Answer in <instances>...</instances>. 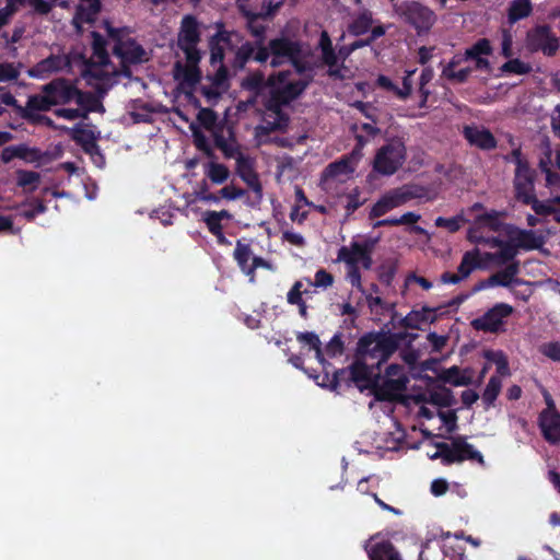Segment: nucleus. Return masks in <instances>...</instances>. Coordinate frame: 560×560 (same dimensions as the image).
<instances>
[{
	"instance_id": "69168bd1",
	"label": "nucleus",
	"mask_w": 560,
	"mask_h": 560,
	"mask_svg": "<svg viewBox=\"0 0 560 560\" xmlns=\"http://www.w3.org/2000/svg\"><path fill=\"white\" fill-rule=\"evenodd\" d=\"M542 155L539 159L538 167L545 174L551 170L553 150L549 140L541 143Z\"/></svg>"
},
{
	"instance_id": "ddd939ff",
	"label": "nucleus",
	"mask_w": 560,
	"mask_h": 560,
	"mask_svg": "<svg viewBox=\"0 0 560 560\" xmlns=\"http://www.w3.org/2000/svg\"><path fill=\"white\" fill-rule=\"evenodd\" d=\"M481 267L480 250L479 248H474L463 255L462 261L457 267V273L445 271L441 275L440 280L444 284H457L467 279L474 270Z\"/></svg>"
},
{
	"instance_id": "864d4df0",
	"label": "nucleus",
	"mask_w": 560,
	"mask_h": 560,
	"mask_svg": "<svg viewBox=\"0 0 560 560\" xmlns=\"http://www.w3.org/2000/svg\"><path fill=\"white\" fill-rule=\"evenodd\" d=\"M220 151L225 159H235L236 162L238 156L245 155L241 150V144L236 139L235 131H230V141H228Z\"/></svg>"
},
{
	"instance_id": "473e14b6",
	"label": "nucleus",
	"mask_w": 560,
	"mask_h": 560,
	"mask_svg": "<svg viewBox=\"0 0 560 560\" xmlns=\"http://www.w3.org/2000/svg\"><path fill=\"white\" fill-rule=\"evenodd\" d=\"M92 43V57L95 61H101V63H110L109 54L107 51V40L106 38L98 32H91Z\"/></svg>"
},
{
	"instance_id": "bf43d9fd",
	"label": "nucleus",
	"mask_w": 560,
	"mask_h": 560,
	"mask_svg": "<svg viewBox=\"0 0 560 560\" xmlns=\"http://www.w3.org/2000/svg\"><path fill=\"white\" fill-rule=\"evenodd\" d=\"M395 209L389 197L385 194L383 195L372 207L370 211V218H381L386 214L388 211Z\"/></svg>"
},
{
	"instance_id": "423d86ee",
	"label": "nucleus",
	"mask_w": 560,
	"mask_h": 560,
	"mask_svg": "<svg viewBox=\"0 0 560 560\" xmlns=\"http://www.w3.org/2000/svg\"><path fill=\"white\" fill-rule=\"evenodd\" d=\"M395 14L410 25L418 35L427 34L436 22V14L419 1H401L393 4Z\"/></svg>"
},
{
	"instance_id": "338daca9",
	"label": "nucleus",
	"mask_w": 560,
	"mask_h": 560,
	"mask_svg": "<svg viewBox=\"0 0 560 560\" xmlns=\"http://www.w3.org/2000/svg\"><path fill=\"white\" fill-rule=\"evenodd\" d=\"M345 351V343L342 341L341 335L336 334L332 336V338L329 340V342L326 346V353L330 358H336L338 355H341Z\"/></svg>"
},
{
	"instance_id": "6e6552de",
	"label": "nucleus",
	"mask_w": 560,
	"mask_h": 560,
	"mask_svg": "<svg viewBox=\"0 0 560 560\" xmlns=\"http://www.w3.org/2000/svg\"><path fill=\"white\" fill-rule=\"evenodd\" d=\"M199 23L196 16L187 14L182 19L177 37V46L185 54L186 60L199 62L201 55L197 48L200 42Z\"/></svg>"
},
{
	"instance_id": "de8ad7c7",
	"label": "nucleus",
	"mask_w": 560,
	"mask_h": 560,
	"mask_svg": "<svg viewBox=\"0 0 560 560\" xmlns=\"http://www.w3.org/2000/svg\"><path fill=\"white\" fill-rule=\"evenodd\" d=\"M284 98L279 88H271L269 98L266 102V108L282 118L281 108L289 105L288 102H284Z\"/></svg>"
},
{
	"instance_id": "1a4fd4ad",
	"label": "nucleus",
	"mask_w": 560,
	"mask_h": 560,
	"mask_svg": "<svg viewBox=\"0 0 560 560\" xmlns=\"http://www.w3.org/2000/svg\"><path fill=\"white\" fill-rule=\"evenodd\" d=\"M349 382L363 392L364 389H372L375 385V380L381 378V370H376L373 364L354 352L352 363L346 369Z\"/></svg>"
},
{
	"instance_id": "0e129e2a",
	"label": "nucleus",
	"mask_w": 560,
	"mask_h": 560,
	"mask_svg": "<svg viewBox=\"0 0 560 560\" xmlns=\"http://www.w3.org/2000/svg\"><path fill=\"white\" fill-rule=\"evenodd\" d=\"M407 202L412 199L424 198L428 194V189L417 184H406L400 187Z\"/></svg>"
},
{
	"instance_id": "4c0bfd02",
	"label": "nucleus",
	"mask_w": 560,
	"mask_h": 560,
	"mask_svg": "<svg viewBox=\"0 0 560 560\" xmlns=\"http://www.w3.org/2000/svg\"><path fill=\"white\" fill-rule=\"evenodd\" d=\"M312 80L313 75H310L306 80L289 82L284 86L279 88L285 97L284 102H288L290 104L292 101L300 97L303 94V92L307 89Z\"/></svg>"
},
{
	"instance_id": "412c9836",
	"label": "nucleus",
	"mask_w": 560,
	"mask_h": 560,
	"mask_svg": "<svg viewBox=\"0 0 560 560\" xmlns=\"http://www.w3.org/2000/svg\"><path fill=\"white\" fill-rule=\"evenodd\" d=\"M375 242L368 240L365 242H351L350 247L342 246L338 250L337 258L340 261H345L348 266L358 265L360 258L366 253L372 252Z\"/></svg>"
},
{
	"instance_id": "49530a36",
	"label": "nucleus",
	"mask_w": 560,
	"mask_h": 560,
	"mask_svg": "<svg viewBox=\"0 0 560 560\" xmlns=\"http://www.w3.org/2000/svg\"><path fill=\"white\" fill-rule=\"evenodd\" d=\"M234 258L237 261L241 270L247 275V270L249 269V260L252 257V249L248 244H243L241 241H237L236 247L234 249Z\"/></svg>"
},
{
	"instance_id": "603ef678",
	"label": "nucleus",
	"mask_w": 560,
	"mask_h": 560,
	"mask_svg": "<svg viewBox=\"0 0 560 560\" xmlns=\"http://www.w3.org/2000/svg\"><path fill=\"white\" fill-rule=\"evenodd\" d=\"M230 131H235L234 127L225 122L219 124L212 131L214 147L222 149L230 141Z\"/></svg>"
},
{
	"instance_id": "4d7b16f0",
	"label": "nucleus",
	"mask_w": 560,
	"mask_h": 560,
	"mask_svg": "<svg viewBox=\"0 0 560 560\" xmlns=\"http://www.w3.org/2000/svg\"><path fill=\"white\" fill-rule=\"evenodd\" d=\"M197 120L199 124L207 130L213 131V129L218 126V115L217 113L211 108H200L197 114Z\"/></svg>"
},
{
	"instance_id": "a878e982",
	"label": "nucleus",
	"mask_w": 560,
	"mask_h": 560,
	"mask_svg": "<svg viewBox=\"0 0 560 560\" xmlns=\"http://www.w3.org/2000/svg\"><path fill=\"white\" fill-rule=\"evenodd\" d=\"M538 425L544 439L550 444L560 443V412L538 417Z\"/></svg>"
},
{
	"instance_id": "2eb2a0df",
	"label": "nucleus",
	"mask_w": 560,
	"mask_h": 560,
	"mask_svg": "<svg viewBox=\"0 0 560 560\" xmlns=\"http://www.w3.org/2000/svg\"><path fill=\"white\" fill-rule=\"evenodd\" d=\"M408 382L407 376L385 377L382 382L381 378H376L375 385H373L371 390L376 400L390 401L394 400L398 394L406 390Z\"/></svg>"
},
{
	"instance_id": "7c9ffc66",
	"label": "nucleus",
	"mask_w": 560,
	"mask_h": 560,
	"mask_svg": "<svg viewBox=\"0 0 560 560\" xmlns=\"http://www.w3.org/2000/svg\"><path fill=\"white\" fill-rule=\"evenodd\" d=\"M74 102L79 109L85 113V118H88L89 113L104 110L103 104L95 94L80 89L77 91Z\"/></svg>"
},
{
	"instance_id": "7ed1b4c3",
	"label": "nucleus",
	"mask_w": 560,
	"mask_h": 560,
	"mask_svg": "<svg viewBox=\"0 0 560 560\" xmlns=\"http://www.w3.org/2000/svg\"><path fill=\"white\" fill-rule=\"evenodd\" d=\"M452 443L436 442L434 446L436 451L429 454L431 459H441L444 466L459 464L465 460L477 462L480 465L485 464L482 454L475 450L474 445L467 443L466 436L457 435L452 438Z\"/></svg>"
},
{
	"instance_id": "c756f323",
	"label": "nucleus",
	"mask_w": 560,
	"mask_h": 560,
	"mask_svg": "<svg viewBox=\"0 0 560 560\" xmlns=\"http://www.w3.org/2000/svg\"><path fill=\"white\" fill-rule=\"evenodd\" d=\"M16 211L19 217L32 222L37 215L47 211V206L44 200L39 198H32L31 200L19 205Z\"/></svg>"
},
{
	"instance_id": "dca6fc26",
	"label": "nucleus",
	"mask_w": 560,
	"mask_h": 560,
	"mask_svg": "<svg viewBox=\"0 0 560 560\" xmlns=\"http://www.w3.org/2000/svg\"><path fill=\"white\" fill-rule=\"evenodd\" d=\"M70 65L65 55H49L27 70V75L34 79H46L50 74L59 72Z\"/></svg>"
},
{
	"instance_id": "72a5a7b5",
	"label": "nucleus",
	"mask_w": 560,
	"mask_h": 560,
	"mask_svg": "<svg viewBox=\"0 0 560 560\" xmlns=\"http://www.w3.org/2000/svg\"><path fill=\"white\" fill-rule=\"evenodd\" d=\"M323 370H324L323 374L314 375V380L316 381L317 385H319L322 387H327L331 390H336L339 387L341 381H343V378L347 374V370L346 369L336 370L331 375L328 372V368L323 369ZM311 376L313 377V375H311Z\"/></svg>"
},
{
	"instance_id": "58836bf2",
	"label": "nucleus",
	"mask_w": 560,
	"mask_h": 560,
	"mask_svg": "<svg viewBox=\"0 0 560 560\" xmlns=\"http://www.w3.org/2000/svg\"><path fill=\"white\" fill-rule=\"evenodd\" d=\"M241 86L244 90L254 92L255 96H258L267 86V80H265V75L261 71H255L243 79Z\"/></svg>"
},
{
	"instance_id": "39448f33",
	"label": "nucleus",
	"mask_w": 560,
	"mask_h": 560,
	"mask_svg": "<svg viewBox=\"0 0 560 560\" xmlns=\"http://www.w3.org/2000/svg\"><path fill=\"white\" fill-rule=\"evenodd\" d=\"M108 39L113 42L112 52L125 62L142 63L145 59L144 48L129 36L127 27H114L108 21L104 22Z\"/></svg>"
},
{
	"instance_id": "f8f14e48",
	"label": "nucleus",
	"mask_w": 560,
	"mask_h": 560,
	"mask_svg": "<svg viewBox=\"0 0 560 560\" xmlns=\"http://www.w3.org/2000/svg\"><path fill=\"white\" fill-rule=\"evenodd\" d=\"M513 307L506 303H497L482 316L475 318L471 326L483 332H498L503 325L504 318L513 313Z\"/></svg>"
},
{
	"instance_id": "680f3d73",
	"label": "nucleus",
	"mask_w": 560,
	"mask_h": 560,
	"mask_svg": "<svg viewBox=\"0 0 560 560\" xmlns=\"http://www.w3.org/2000/svg\"><path fill=\"white\" fill-rule=\"evenodd\" d=\"M203 221L212 235L215 237L222 236L223 228L221 221L217 218V211H206L203 213Z\"/></svg>"
},
{
	"instance_id": "4be33fe9",
	"label": "nucleus",
	"mask_w": 560,
	"mask_h": 560,
	"mask_svg": "<svg viewBox=\"0 0 560 560\" xmlns=\"http://www.w3.org/2000/svg\"><path fill=\"white\" fill-rule=\"evenodd\" d=\"M100 11V0H81V3L77 7V11L72 21L78 32H81L83 23H94Z\"/></svg>"
},
{
	"instance_id": "bb28decb",
	"label": "nucleus",
	"mask_w": 560,
	"mask_h": 560,
	"mask_svg": "<svg viewBox=\"0 0 560 560\" xmlns=\"http://www.w3.org/2000/svg\"><path fill=\"white\" fill-rule=\"evenodd\" d=\"M435 320L434 310L423 306L420 311L412 310L401 320L400 326L410 329H420L423 324Z\"/></svg>"
},
{
	"instance_id": "2f4dec72",
	"label": "nucleus",
	"mask_w": 560,
	"mask_h": 560,
	"mask_svg": "<svg viewBox=\"0 0 560 560\" xmlns=\"http://www.w3.org/2000/svg\"><path fill=\"white\" fill-rule=\"evenodd\" d=\"M373 14L369 10L360 12L349 24L348 32L352 36H361L366 34L373 25Z\"/></svg>"
},
{
	"instance_id": "8fccbe9b",
	"label": "nucleus",
	"mask_w": 560,
	"mask_h": 560,
	"mask_svg": "<svg viewBox=\"0 0 560 560\" xmlns=\"http://www.w3.org/2000/svg\"><path fill=\"white\" fill-rule=\"evenodd\" d=\"M485 358L497 365V372L501 376L510 375V366L506 355L502 351L488 350Z\"/></svg>"
},
{
	"instance_id": "aec40b11",
	"label": "nucleus",
	"mask_w": 560,
	"mask_h": 560,
	"mask_svg": "<svg viewBox=\"0 0 560 560\" xmlns=\"http://www.w3.org/2000/svg\"><path fill=\"white\" fill-rule=\"evenodd\" d=\"M511 241L516 246V249L524 250L539 249L545 244V237L537 235L533 230H524L515 228L509 233Z\"/></svg>"
},
{
	"instance_id": "a211bd4d",
	"label": "nucleus",
	"mask_w": 560,
	"mask_h": 560,
	"mask_svg": "<svg viewBox=\"0 0 560 560\" xmlns=\"http://www.w3.org/2000/svg\"><path fill=\"white\" fill-rule=\"evenodd\" d=\"M463 136L470 145L481 150H493L497 148V139L489 129L479 128L475 125H466L463 128Z\"/></svg>"
},
{
	"instance_id": "09e8293b",
	"label": "nucleus",
	"mask_w": 560,
	"mask_h": 560,
	"mask_svg": "<svg viewBox=\"0 0 560 560\" xmlns=\"http://www.w3.org/2000/svg\"><path fill=\"white\" fill-rule=\"evenodd\" d=\"M284 98L279 88H271L269 98L266 102V108L282 118L281 108L289 105L288 102H284Z\"/></svg>"
},
{
	"instance_id": "13d9d810",
	"label": "nucleus",
	"mask_w": 560,
	"mask_h": 560,
	"mask_svg": "<svg viewBox=\"0 0 560 560\" xmlns=\"http://www.w3.org/2000/svg\"><path fill=\"white\" fill-rule=\"evenodd\" d=\"M194 144L195 147L201 151L207 158L215 159L214 151L210 145L207 137L199 130L192 131Z\"/></svg>"
},
{
	"instance_id": "37998d69",
	"label": "nucleus",
	"mask_w": 560,
	"mask_h": 560,
	"mask_svg": "<svg viewBox=\"0 0 560 560\" xmlns=\"http://www.w3.org/2000/svg\"><path fill=\"white\" fill-rule=\"evenodd\" d=\"M502 387V382L499 376H491L483 393H482V401L486 408H489L493 405L495 399L498 398Z\"/></svg>"
},
{
	"instance_id": "c9c22d12",
	"label": "nucleus",
	"mask_w": 560,
	"mask_h": 560,
	"mask_svg": "<svg viewBox=\"0 0 560 560\" xmlns=\"http://www.w3.org/2000/svg\"><path fill=\"white\" fill-rule=\"evenodd\" d=\"M71 139L86 153H91L94 149L97 148L96 138L92 130L74 128L71 135Z\"/></svg>"
},
{
	"instance_id": "5701e85b",
	"label": "nucleus",
	"mask_w": 560,
	"mask_h": 560,
	"mask_svg": "<svg viewBox=\"0 0 560 560\" xmlns=\"http://www.w3.org/2000/svg\"><path fill=\"white\" fill-rule=\"evenodd\" d=\"M59 153H54L50 151H42L35 147H28L26 143L19 144V159L23 160L25 163L36 164V166H40L59 158Z\"/></svg>"
},
{
	"instance_id": "5fc2aeb1",
	"label": "nucleus",
	"mask_w": 560,
	"mask_h": 560,
	"mask_svg": "<svg viewBox=\"0 0 560 560\" xmlns=\"http://www.w3.org/2000/svg\"><path fill=\"white\" fill-rule=\"evenodd\" d=\"M492 52V47L487 38L477 40L471 47L466 49V58H477L488 56Z\"/></svg>"
},
{
	"instance_id": "20e7f679",
	"label": "nucleus",
	"mask_w": 560,
	"mask_h": 560,
	"mask_svg": "<svg viewBox=\"0 0 560 560\" xmlns=\"http://www.w3.org/2000/svg\"><path fill=\"white\" fill-rule=\"evenodd\" d=\"M407 148L402 137H392L376 151L373 170L383 176L394 175L406 162Z\"/></svg>"
},
{
	"instance_id": "4468645a",
	"label": "nucleus",
	"mask_w": 560,
	"mask_h": 560,
	"mask_svg": "<svg viewBox=\"0 0 560 560\" xmlns=\"http://www.w3.org/2000/svg\"><path fill=\"white\" fill-rule=\"evenodd\" d=\"M537 173L530 165L515 168L513 178L514 197L518 202L536 194L535 180Z\"/></svg>"
},
{
	"instance_id": "0eeeda50",
	"label": "nucleus",
	"mask_w": 560,
	"mask_h": 560,
	"mask_svg": "<svg viewBox=\"0 0 560 560\" xmlns=\"http://www.w3.org/2000/svg\"><path fill=\"white\" fill-rule=\"evenodd\" d=\"M525 46L530 52L553 57L560 48V39L549 24H538L526 32Z\"/></svg>"
},
{
	"instance_id": "6ab92c4d",
	"label": "nucleus",
	"mask_w": 560,
	"mask_h": 560,
	"mask_svg": "<svg viewBox=\"0 0 560 560\" xmlns=\"http://www.w3.org/2000/svg\"><path fill=\"white\" fill-rule=\"evenodd\" d=\"M83 65L82 77L90 85H93L92 81H97V83L116 81L114 75H112V61L110 63H101V61L89 58L84 60Z\"/></svg>"
},
{
	"instance_id": "f704fd0d",
	"label": "nucleus",
	"mask_w": 560,
	"mask_h": 560,
	"mask_svg": "<svg viewBox=\"0 0 560 560\" xmlns=\"http://www.w3.org/2000/svg\"><path fill=\"white\" fill-rule=\"evenodd\" d=\"M256 50V44L253 42L243 43L235 51L234 59L232 61V68L234 70H243L247 62L253 60L254 52Z\"/></svg>"
},
{
	"instance_id": "f257e3e1",
	"label": "nucleus",
	"mask_w": 560,
	"mask_h": 560,
	"mask_svg": "<svg viewBox=\"0 0 560 560\" xmlns=\"http://www.w3.org/2000/svg\"><path fill=\"white\" fill-rule=\"evenodd\" d=\"M404 339L402 332L369 331L359 338L354 352L371 362L376 370H381L382 364L398 350Z\"/></svg>"
},
{
	"instance_id": "c03bdc74",
	"label": "nucleus",
	"mask_w": 560,
	"mask_h": 560,
	"mask_svg": "<svg viewBox=\"0 0 560 560\" xmlns=\"http://www.w3.org/2000/svg\"><path fill=\"white\" fill-rule=\"evenodd\" d=\"M525 206H530L533 211L536 213V215H551L552 213L557 212V208L552 206V201H540L538 200L536 194L527 198L525 201L522 202Z\"/></svg>"
},
{
	"instance_id": "e433bc0d",
	"label": "nucleus",
	"mask_w": 560,
	"mask_h": 560,
	"mask_svg": "<svg viewBox=\"0 0 560 560\" xmlns=\"http://www.w3.org/2000/svg\"><path fill=\"white\" fill-rule=\"evenodd\" d=\"M16 186L23 188L26 192H33L40 183V174L34 171L18 170Z\"/></svg>"
},
{
	"instance_id": "c85d7f7f",
	"label": "nucleus",
	"mask_w": 560,
	"mask_h": 560,
	"mask_svg": "<svg viewBox=\"0 0 560 560\" xmlns=\"http://www.w3.org/2000/svg\"><path fill=\"white\" fill-rule=\"evenodd\" d=\"M199 62L187 61V66H182L180 62L175 63V79L182 75L185 84L190 88L196 86L201 80V71L198 67Z\"/></svg>"
},
{
	"instance_id": "79ce46f5",
	"label": "nucleus",
	"mask_w": 560,
	"mask_h": 560,
	"mask_svg": "<svg viewBox=\"0 0 560 560\" xmlns=\"http://www.w3.org/2000/svg\"><path fill=\"white\" fill-rule=\"evenodd\" d=\"M205 174L213 184L221 185L229 178L230 171L224 164L212 161L208 163Z\"/></svg>"
},
{
	"instance_id": "9b49d317",
	"label": "nucleus",
	"mask_w": 560,
	"mask_h": 560,
	"mask_svg": "<svg viewBox=\"0 0 560 560\" xmlns=\"http://www.w3.org/2000/svg\"><path fill=\"white\" fill-rule=\"evenodd\" d=\"M236 173L254 192V198L247 197L245 203L252 208L257 207L262 200V185L248 155L238 156Z\"/></svg>"
},
{
	"instance_id": "f3484780",
	"label": "nucleus",
	"mask_w": 560,
	"mask_h": 560,
	"mask_svg": "<svg viewBox=\"0 0 560 560\" xmlns=\"http://www.w3.org/2000/svg\"><path fill=\"white\" fill-rule=\"evenodd\" d=\"M236 4L240 13L246 19L249 33L256 38V42L264 43L267 27L259 23V20H262V14L258 11V5L244 2V0Z\"/></svg>"
},
{
	"instance_id": "052dcab7",
	"label": "nucleus",
	"mask_w": 560,
	"mask_h": 560,
	"mask_svg": "<svg viewBox=\"0 0 560 560\" xmlns=\"http://www.w3.org/2000/svg\"><path fill=\"white\" fill-rule=\"evenodd\" d=\"M283 4L282 0L277 2L260 0L258 11L262 14V20H272Z\"/></svg>"
},
{
	"instance_id": "a18cd8bd",
	"label": "nucleus",
	"mask_w": 560,
	"mask_h": 560,
	"mask_svg": "<svg viewBox=\"0 0 560 560\" xmlns=\"http://www.w3.org/2000/svg\"><path fill=\"white\" fill-rule=\"evenodd\" d=\"M517 255L516 246L510 240L509 243H502V247H500L499 252L494 254H487L489 258L497 260L498 264L503 265L506 262L515 261L514 258Z\"/></svg>"
},
{
	"instance_id": "3c124183",
	"label": "nucleus",
	"mask_w": 560,
	"mask_h": 560,
	"mask_svg": "<svg viewBox=\"0 0 560 560\" xmlns=\"http://www.w3.org/2000/svg\"><path fill=\"white\" fill-rule=\"evenodd\" d=\"M500 217L501 213L499 211L492 210L490 212L479 214L476 219V222L482 226L488 228L490 231L499 232L502 228Z\"/></svg>"
},
{
	"instance_id": "e2e57ef3",
	"label": "nucleus",
	"mask_w": 560,
	"mask_h": 560,
	"mask_svg": "<svg viewBox=\"0 0 560 560\" xmlns=\"http://www.w3.org/2000/svg\"><path fill=\"white\" fill-rule=\"evenodd\" d=\"M433 404L440 407H452L455 404V397L450 388H442L431 395Z\"/></svg>"
},
{
	"instance_id": "f03ea898",
	"label": "nucleus",
	"mask_w": 560,
	"mask_h": 560,
	"mask_svg": "<svg viewBox=\"0 0 560 560\" xmlns=\"http://www.w3.org/2000/svg\"><path fill=\"white\" fill-rule=\"evenodd\" d=\"M78 86L67 78H56L40 88V94L30 95V108L48 112L54 106L74 102Z\"/></svg>"
},
{
	"instance_id": "774afa93",
	"label": "nucleus",
	"mask_w": 560,
	"mask_h": 560,
	"mask_svg": "<svg viewBox=\"0 0 560 560\" xmlns=\"http://www.w3.org/2000/svg\"><path fill=\"white\" fill-rule=\"evenodd\" d=\"M540 352L555 362H560V342L550 341L540 346Z\"/></svg>"
},
{
	"instance_id": "9d476101",
	"label": "nucleus",
	"mask_w": 560,
	"mask_h": 560,
	"mask_svg": "<svg viewBox=\"0 0 560 560\" xmlns=\"http://www.w3.org/2000/svg\"><path fill=\"white\" fill-rule=\"evenodd\" d=\"M399 535V532H386V538H381V534L372 537L365 546L369 559L402 560L400 553L392 542V539L397 540Z\"/></svg>"
},
{
	"instance_id": "cd10ccee",
	"label": "nucleus",
	"mask_w": 560,
	"mask_h": 560,
	"mask_svg": "<svg viewBox=\"0 0 560 560\" xmlns=\"http://www.w3.org/2000/svg\"><path fill=\"white\" fill-rule=\"evenodd\" d=\"M532 13L533 3L530 0H512L506 12L508 23L514 25L518 21L528 18Z\"/></svg>"
},
{
	"instance_id": "6e6d98bb",
	"label": "nucleus",
	"mask_w": 560,
	"mask_h": 560,
	"mask_svg": "<svg viewBox=\"0 0 560 560\" xmlns=\"http://www.w3.org/2000/svg\"><path fill=\"white\" fill-rule=\"evenodd\" d=\"M503 72L514 74H527L532 71V66L527 62L522 61L518 58L510 59L501 67Z\"/></svg>"
},
{
	"instance_id": "ea45409f",
	"label": "nucleus",
	"mask_w": 560,
	"mask_h": 560,
	"mask_svg": "<svg viewBox=\"0 0 560 560\" xmlns=\"http://www.w3.org/2000/svg\"><path fill=\"white\" fill-rule=\"evenodd\" d=\"M0 101L7 106H11L23 119H32L34 117L35 108H30V97L27 98L26 106H21L14 95L10 92L1 94Z\"/></svg>"
},
{
	"instance_id": "a19ab883",
	"label": "nucleus",
	"mask_w": 560,
	"mask_h": 560,
	"mask_svg": "<svg viewBox=\"0 0 560 560\" xmlns=\"http://www.w3.org/2000/svg\"><path fill=\"white\" fill-rule=\"evenodd\" d=\"M353 172L352 166L347 158H342L338 161H335L328 164L324 172L323 177L325 178H336L340 175H348Z\"/></svg>"
},
{
	"instance_id": "393cba45",
	"label": "nucleus",
	"mask_w": 560,
	"mask_h": 560,
	"mask_svg": "<svg viewBox=\"0 0 560 560\" xmlns=\"http://www.w3.org/2000/svg\"><path fill=\"white\" fill-rule=\"evenodd\" d=\"M520 273V261L510 262L504 269L497 271L490 276V283L498 287L509 288L512 284H524L526 283L523 279L517 278Z\"/></svg>"
},
{
	"instance_id": "b1692460",
	"label": "nucleus",
	"mask_w": 560,
	"mask_h": 560,
	"mask_svg": "<svg viewBox=\"0 0 560 560\" xmlns=\"http://www.w3.org/2000/svg\"><path fill=\"white\" fill-rule=\"evenodd\" d=\"M269 49L272 56L283 57L288 60L294 55L302 54V46L299 42L288 37H277L269 40Z\"/></svg>"
}]
</instances>
